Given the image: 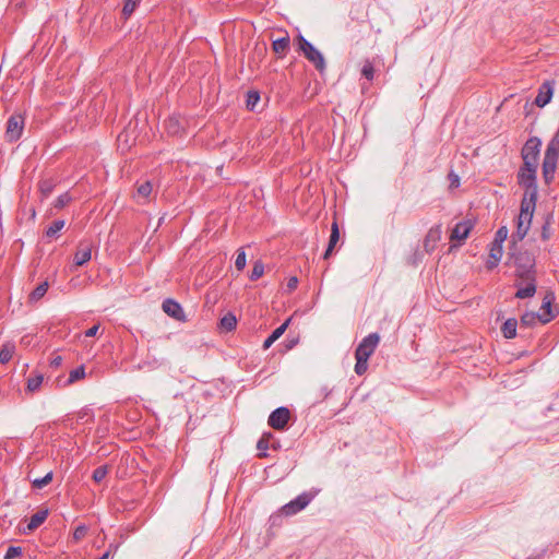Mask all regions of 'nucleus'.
Segmentation results:
<instances>
[{"instance_id":"09e8293b","label":"nucleus","mask_w":559,"mask_h":559,"mask_svg":"<svg viewBox=\"0 0 559 559\" xmlns=\"http://www.w3.org/2000/svg\"><path fill=\"white\" fill-rule=\"evenodd\" d=\"M87 531H88V528L84 524L76 526V528L73 532V539L75 542L81 540L82 538L85 537V535L87 534Z\"/></svg>"},{"instance_id":"bb28decb","label":"nucleus","mask_w":559,"mask_h":559,"mask_svg":"<svg viewBox=\"0 0 559 559\" xmlns=\"http://www.w3.org/2000/svg\"><path fill=\"white\" fill-rule=\"evenodd\" d=\"M219 325L223 330L230 332L236 329L237 319L231 312H228L221 319Z\"/></svg>"},{"instance_id":"2f4dec72","label":"nucleus","mask_w":559,"mask_h":559,"mask_svg":"<svg viewBox=\"0 0 559 559\" xmlns=\"http://www.w3.org/2000/svg\"><path fill=\"white\" fill-rule=\"evenodd\" d=\"M53 188H55V182L52 179H44V180L39 181V191L45 198L50 195Z\"/></svg>"},{"instance_id":"8fccbe9b","label":"nucleus","mask_w":559,"mask_h":559,"mask_svg":"<svg viewBox=\"0 0 559 559\" xmlns=\"http://www.w3.org/2000/svg\"><path fill=\"white\" fill-rule=\"evenodd\" d=\"M93 414H92V409L88 408V407H84L82 408L79 414H78V418L80 420H84V421H87L92 418Z\"/></svg>"},{"instance_id":"5701e85b","label":"nucleus","mask_w":559,"mask_h":559,"mask_svg":"<svg viewBox=\"0 0 559 559\" xmlns=\"http://www.w3.org/2000/svg\"><path fill=\"white\" fill-rule=\"evenodd\" d=\"M518 321L514 318L506 320L501 326V332L506 338H513L516 335Z\"/></svg>"},{"instance_id":"c03bdc74","label":"nucleus","mask_w":559,"mask_h":559,"mask_svg":"<svg viewBox=\"0 0 559 559\" xmlns=\"http://www.w3.org/2000/svg\"><path fill=\"white\" fill-rule=\"evenodd\" d=\"M43 376L41 374H37L35 377H32V378H28L27 380V389L31 391V392H34L36 391L37 389H39V386L41 385L43 383Z\"/></svg>"},{"instance_id":"6ab92c4d","label":"nucleus","mask_w":559,"mask_h":559,"mask_svg":"<svg viewBox=\"0 0 559 559\" xmlns=\"http://www.w3.org/2000/svg\"><path fill=\"white\" fill-rule=\"evenodd\" d=\"M164 128L170 135H180L183 131L181 120L178 116H170L164 121Z\"/></svg>"},{"instance_id":"58836bf2","label":"nucleus","mask_w":559,"mask_h":559,"mask_svg":"<svg viewBox=\"0 0 559 559\" xmlns=\"http://www.w3.org/2000/svg\"><path fill=\"white\" fill-rule=\"evenodd\" d=\"M263 273H264V264L262 261L258 260L253 264V267H252V271L250 274V280L257 281L263 275Z\"/></svg>"},{"instance_id":"a211bd4d","label":"nucleus","mask_w":559,"mask_h":559,"mask_svg":"<svg viewBox=\"0 0 559 559\" xmlns=\"http://www.w3.org/2000/svg\"><path fill=\"white\" fill-rule=\"evenodd\" d=\"M48 516V510L43 509L37 511L35 514L31 516V520L26 527H24L21 532L23 534H29L31 532L35 531L37 527H39L47 519Z\"/></svg>"},{"instance_id":"393cba45","label":"nucleus","mask_w":559,"mask_h":559,"mask_svg":"<svg viewBox=\"0 0 559 559\" xmlns=\"http://www.w3.org/2000/svg\"><path fill=\"white\" fill-rule=\"evenodd\" d=\"M539 313L538 312H533V311H527L525 312L522 317H521V328L525 326V328H531V326H534L537 321L539 322Z\"/></svg>"},{"instance_id":"4be33fe9","label":"nucleus","mask_w":559,"mask_h":559,"mask_svg":"<svg viewBox=\"0 0 559 559\" xmlns=\"http://www.w3.org/2000/svg\"><path fill=\"white\" fill-rule=\"evenodd\" d=\"M502 257V246L492 245L490 248L489 260L487 261V269L491 270L497 266Z\"/></svg>"},{"instance_id":"4c0bfd02","label":"nucleus","mask_w":559,"mask_h":559,"mask_svg":"<svg viewBox=\"0 0 559 559\" xmlns=\"http://www.w3.org/2000/svg\"><path fill=\"white\" fill-rule=\"evenodd\" d=\"M546 152L559 155V129L557 130L552 139L549 141Z\"/></svg>"},{"instance_id":"e433bc0d","label":"nucleus","mask_w":559,"mask_h":559,"mask_svg":"<svg viewBox=\"0 0 559 559\" xmlns=\"http://www.w3.org/2000/svg\"><path fill=\"white\" fill-rule=\"evenodd\" d=\"M355 358H356L355 372L358 376H362L367 371V368H368V358L362 357V356L361 357L355 356Z\"/></svg>"},{"instance_id":"a878e982","label":"nucleus","mask_w":559,"mask_h":559,"mask_svg":"<svg viewBox=\"0 0 559 559\" xmlns=\"http://www.w3.org/2000/svg\"><path fill=\"white\" fill-rule=\"evenodd\" d=\"M273 439V435L271 432L263 433V436L259 439L257 443V449L260 451L259 456L265 457L266 450L270 447V440Z\"/></svg>"},{"instance_id":"3c124183","label":"nucleus","mask_w":559,"mask_h":559,"mask_svg":"<svg viewBox=\"0 0 559 559\" xmlns=\"http://www.w3.org/2000/svg\"><path fill=\"white\" fill-rule=\"evenodd\" d=\"M448 178L450 181V188H457L460 186V177L454 171L449 173Z\"/></svg>"},{"instance_id":"9d476101","label":"nucleus","mask_w":559,"mask_h":559,"mask_svg":"<svg viewBox=\"0 0 559 559\" xmlns=\"http://www.w3.org/2000/svg\"><path fill=\"white\" fill-rule=\"evenodd\" d=\"M555 90V80H547L545 81L539 87L537 96L534 100V104L537 107H545L547 104L550 103Z\"/></svg>"},{"instance_id":"4468645a","label":"nucleus","mask_w":559,"mask_h":559,"mask_svg":"<svg viewBox=\"0 0 559 559\" xmlns=\"http://www.w3.org/2000/svg\"><path fill=\"white\" fill-rule=\"evenodd\" d=\"M442 229L441 225L432 226L424 239V249L427 253H431L436 248L438 242L441 240Z\"/></svg>"},{"instance_id":"6e6d98bb","label":"nucleus","mask_w":559,"mask_h":559,"mask_svg":"<svg viewBox=\"0 0 559 559\" xmlns=\"http://www.w3.org/2000/svg\"><path fill=\"white\" fill-rule=\"evenodd\" d=\"M61 364H62V357L61 356H56L50 361V366L55 367V368L59 367Z\"/></svg>"},{"instance_id":"c85d7f7f","label":"nucleus","mask_w":559,"mask_h":559,"mask_svg":"<svg viewBox=\"0 0 559 559\" xmlns=\"http://www.w3.org/2000/svg\"><path fill=\"white\" fill-rule=\"evenodd\" d=\"M142 0H124L122 8V15L124 19H129L132 13L135 11L136 7L141 3Z\"/></svg>"},{"instance_id":"7c9ffc66","label":"nucleus","mask_w":559,"mask_h":559,"mask_svg":"<svg viewBox=\"0 0 559 559\" xmlns=\"http://www.w3.org/2000/svg\"><path fill=\"white\" fill-rule=\"evenodd\" d=\"M64 227V221L57 219L46 229L45 235L49 238L55 237Z\"/></svg>"},{"instance_id":"bf43d9fd","label":"nucleus","mask_w":559,"mask_h":559,"mask_svg":"<svg viewBox=\"0 0 559 559\" xmlns=\"http://www.w3.org/2000/svg\"><path fill=\"white\" fill-rule=\"evenodd\" d=\"M272 447H273L274 449H277V447H278V445H277V443H274V444H272Z\"/></svg>"},{"instance_id":"f257e3e1","label":"nucleus","mask_w":559,"mask_h":559,"mask_svg":"<svg viewBox=\"0 0 559 559\" xmlns=\"http://www.w3.org/2000/svg\"><path fill=\"white\" fill-rule=\"evenodd\" d=\"M536 169L537 166H523L520 167L518 173V182L525 188L523 199L526 202L536 203L538 197V188L536 183Z\"/></svg>"},{"instance_id":"72a5a7b5","label":"nucleus","mask_w":559,"mask_h":559,"mask_svg":"<svg viewBox=\"0 0 559 559\" xmlns=\"http://www.w3.org/2000/svg\"><path fill=\"white\" fill-rule=\"evenodd\" d=\"M361 75L368 81H372L374 78V67L370 60H365L361 68Z\"/></svg>"},{"instance_id":"aec40b11","label":"nucleus","mask_w":559,"mask_h":559,"mask_svg":"<svg viewBox=\"0 0 559 559\" xmlns=\"http://www.w3.org/2000/svg\"><path fill=\"white\" fill-rule=\"evenodd\" d=\"M292 319L288 318L284 323H282L278 328H276L271 335L263 342V349H267L272 346L274 342H276L287 330Z\"/></svg>"},{"instance_id":"de8ad7c7","label":"nucleus","mask_w":559,"mask_h":559,"mask_svg":"<svg viewBox=\"0 0 559 559\" xmlns=\"http://www.w3.org/2000/svg\"><path fill=\"white\" fill-rule=\"evenodd\" d=\"M507 237L508 228L506 226H502L497 230L492 245L502 246V242L507 239Z\"/></svg>"},{"instance_id":"4d7b16f0","label":"nucleus","mask_w":559,"mask_h":559,"mask_svg":"<svg viewBox=\"0 0 559 559\" xmlns=\"http://www.w3.org/2000/svg\"><path fill=\"white\" fill-rule=\"evenodd\" d=\"M333 249H334V248H330V247L328 246V248H326V250H325V252H324V254H323V259H329V258H330V255H331V254H332V252H333Z\"/></svg>"},{"instance_id":"f704fd0d","label":"nucleus","mask_w":559,"mask_h":559,"mask_svg":"<svg viewBox=\"0 0 559 559\" xmlns=\"http://www.w3.org/2000/svg\"><path fill=\"white\" fill-rule=\"evenodd\" d=\"M259 100H260L259 92L258 91H249L247 93L246 107L249 110H253Z\"/></svg>"},{"instance_id":"412c9836","label":"nucleus","mask_w":559,"mask_h":559,"mask_svg":"<svg viewBox=\"0 0 559 559\" xmlns=\"http://www.w3.org/2000/svg\"><path fill=\"white\" fill-rule=\"evenodd\" d=\"M289 46L290 40L288 36L277 38L272 43V49L278 58H284L287 55Z\"/></svg>"},{"instance_id":"f3484780","label":"nucleus","mask_w":559,"mask_h":559,"mask_svg":"<svg viewBox=\"0 0 559 559\" xmlns=\"http://www.w3.org/2000/svg\"><path fill=\"white\" fill-rule=\"evenodd\" d=\"M92 257V245L88 242H80L75 254H74V263L78 266H81L88 262Z\"/></svg>"},{"instance_id":"a19ab883","label":"nucleus","mask_w":559,"mask_h":559,"mask_svg":"<svg viewBox=\"0 0 559 559\" xmlns=\"http://www.w3.org/2000/svg\"><path fill=\"white\" fill-rule=\"evenodd\" d=\"M246 262H247V259H246V252L242 248L238 249L237 250V257H236V260H235V266L238 271H242L246 266Z\"/></svg>"},{"instance_id":"b1692460","label":"nucleus","mask_w":559,"mask_h":559,"mask_svg":"<svg viewBox=\"0 0 559 559\" xmlns=\"http://www.w3.org/2000/svg\"><path fill=\"white\" fill-rule=\"evenodd\" d=\"M49 287V283L47 281L40 283L35 289L29 294V301L36 302L41 299L47 293Z\"/></svg>"},{"instance_id":"ea45409f","label":"nucleus","mask_w":559,"mask_h":559,"mask_svg":"<svg viewBox=\"0 0 559 559\" xmlns=\"http://www.w3.org/2000/svg\"><path fill=\"white\" fill-rule=\"evenodd\" d=\"M338 240H340L338 225H337L336 222H333V224L331 226V235H330V239H329V245L328 246L330 248H334Z\"/></svg>"},{"instance_id":"423d86ee","label":"nucleus","mask_w":559,"mask_h":559,"mask_svg":"<svg viewBox=\"0 0 559 559\" xmlns=\"http://www.w3.org/2000/svg\"><path fill=\"white\" fill-rule=\"evenodd\" d=\"M540 146L542 141L536 136H532L525 142L521 152L523 164H525V166H537Z\"/></svg>"},{"instance_id":"dca6fc26","label":"nucleus","mask_w":559,"mask_h":559,"mask_svg":"<svg viewBox=\"0 0 559 559\" xmlns=\"http://www.w3.org/2000/svg\"><path fill=\"white\" fill-rule=\"evenodd\" d=\"M521 278L526 281L527 283L524 287H521L519 284H515V286L518 287L515 297L519 299L533 297L536 294V276H524Z\"/></svg>"},{"instance_id":"39448f33","label":"nucleus","mask_w":559,"mask_h":559,"mask_svg":"<svg viewBox=\"0 0 559 559\" xmlns=\"http://www.w3.org/2000/svg\"><path fill=\"white\" fill-rule=\"evenodd\" d=\"M25 126V118L20 112L11 115L7 121L5 138L9 142H16L21 139Z\"/></svg>"},{"instance_id":"473e14b6","label":"nucleus","mask_w":559,"mask_h":559,"mask_svg":"<svg viewBox=\"0 0 559 559\" xmlns=\"http://www.w3.org/2000/svg\"><path fill=\"white\" fill-rule=\"evenodd\" d=\"M551 223H552V215L551 214H547L546 215V218H545V223L542 227V239L543 240H548L551 236Z\"/></svg>"},{"instance_id":"9b49d317","label":"nucleus","mask_w":559,"mask_h":559,"mask_svg":"<svg viewBox=\"0 0 559 559\" xmlns=\"http://www.w3.org/2000/svg\"><path fill=\"white\" fill-rule=\"evenodd\" d=\"M554 300H555L554 293L548 292L543 299V304H542V307L538 312L540 316L539 317L540 323L546 324L557 317L558 311H555L551 307Z\"/></svg>"},{"instance_id":"f8f14e48","label":"nucleus","mask_w":559,"mask_h":559,"mask_svg":"<svg viewBox=\"0 0 559 559\" xmlns=\"http://www.w3.org/2000/svg\"><path fill=\"white\" fill-rule=\"evenodd\" d=\"M164 312L180 322L187 321V316L179 302L171 298H167L162 304Z\"/></svg>"},{"instance_id":"13d9d810","label":"nucleus","mask_w":559,"mask_h":559,"mask_svg":"<svg viewBox=\"0 0 559 559\" xmlns=\"http://www.w3.org/2000/svg\"><path fill=\"white\" fill-rule=\"evenodd\" d=\"M295 344H296V341H290V345L288 347L292 348Z\"/></svg>"},{"instance_id":"2eb2a0df","label":"nucleus","mask_w":559,"mask_h":559,"mask_svg":"<svg viewBox=\"0 0 559 559\" xmlns=\"http://www.w3.org/2000/svg\"><path fill=\"white\" fill-rule=\"evenodd\" d=\"M473 227L474 222L471 219L459 222L452 229L450 239L459 241L465 240L468 237Z\"/></svg>"},{"instance_id":"6e6552de","label":"nucleus","mask_w":559,"mask_h":559,"mask_svg":"<svg viewBox=\"0 0 559 559\" xmlns=\"http://www.w3.org/2000/svg\"><path fill=\"white\" fill-rule=\"evenodd\" d=\"M380 341V336L378 333H370L358 344L355 356H362L366 358H370V356L374 353Z\"/></svg>"},{"instance_id":"7ed1b4c3","label":"nucleus","mask_w":559,"mask_h":559,"mask_svg":"<svg viewBox=\"0 0 559 559\" xmlns=\"http://www.w3.org/2000/svg\"><path fill=\"white\" fill-rule=\"evenodd\" d=\"M298 50L311 62L314 68L322 73L325 70V60L323 55L301 34L297 36Z\"/></svg>"},{"instance_id":"79ce46f5","label":"nucleus","mask_w":559,"mask_h":559,"mask_svg":"<svg viewBox=\"0 0 559 559\" xmlns=\"http://www.w3.org/2000/svg\"><path fill=\"white\" fill-rule=\"evenodd\" d=\"M107 474H108L107 466L102 465L94 469L92 478L94 481L100 483L106 477Z\"/></svg>"},{"instance_id":"5fc2aeb1","label":"nucleus","mask_w":559,"mask_h":559,"mask_svg":"<svg viewBox=\"0 0 559 559\" xmlns=\"http://www.w3.org/2000/svg\"><path fill=\"white\" fill-rule=\"evenodd\" d=\"M99 325H93L85 331V336L93 337L97 334Z\"/></svg>"},{"instance_id":"603ef678","label":"nucleus","mask_w":559,"mask_h":559,"mask_svg":"<svg viewBox=\"0 0 559 559\" xmlns=\"http://www.w3.org/2000/svg\"><path fill=\"white\" fill-rule=\"evenodd\" d=\"M298 285V278L296 276H292L287 281V292L290 293L297 288Z\"/></svg>"},{"instance_id":"c9c22d12","label":"nucleus","mask_w":559,"mask_h":559,"mask_svg":"<svg viewBox=\"0 0 559 559\" xmlns=\"http://www.w3.org/2000/svg\"><path fill=\"white\" fill-rule=\"evenodd\" d=\"M52 480V472L47 473L44 477L35 478L32 481V486L35 489H43Z\"/></svg>"},{"instance_id":"864d4df0","label":"nucleus","mask_w":559,"mask_h":559,"mask_svg":"<svg viewBox=\"0 0 559 559\" xmlns=\"http://www.w3.org/2000/svg\"><path fill=\"white\" fill-rule=\"evenodd\" d=\"M118 547H119L118 545L110 544L109 547H108V550L102 557H99L98 559H108L111 552H116L117 551Z\"/></svg>"},{"instance_id":"c756f323","label":"nucleus","mask_w":559,"mask_h":559,"mask_svg":"<svg viewBox=\"0 0 559 559\" xmlns=\"http://www.w3.org/2000/svg\"><path fill=\"white\" fill-rule=\"evenodd\" d=\"M85 377V368L84 366H80L73 370L70 371L69 378L66 381V384H72L76 382L78 380H81Z\"/></svg>"},{"instance_id":"20e7f679","label":"nucleus","mask_w":559,"mask_h":559,"mask_svg":"<svg viewBox=\"0 0 559 559\" xmlns=\"http://www.w3.org/2000/svg\"><path fill=\"white\" fill-rule=\"evenodd\" d=\"M511 258L516 267L515 275L518 277L535 275V257L531 252L527 250L511 252Z\"/></svg>"},{"instance_id":"1a4fd4ad","label":"nucleus","mask_w":559,"mask_h":559,"mask_svg":"<svg viewBox=\"0 0 559 559\" xmlns=\"http://www.w3.org/2000/svg\"><path fill=\"white\" fill-rule=\"evenodd\" d=\"M313 499V495L309 492H302L294 500L289 501L283 507V512L286 515H294L299 511L304 510Z\"/></svg>"},{"instance_id":"cd10ccee","label":"nucleus","mask_w":559,"mask_h":559,"mask_svg":"<svg viewBox=\"0 0 559 559\" xmlns=\"http://www.w3.org/2000/svg\"><path fill=\"white\" fill-rule=\"evenodd\" d=\"M15 346L13 344H4L0 349V362L7 364L9 362L14 354Z\"/></svg>"},{"instance_id":"49530a36","label":"nucleus","mask_w":559,"mask_h":559,"mask_svg":"<svg viewBox=\"0 0 559 559\" xmlns=\"http://www.w3.org/2000/svg\"><path fill=\"white\" fill-rule=\"evenodd\" d=\"M23 554L22 547L20 546H10L7 549V552L4 555V559H16L20 558Z\"/></svg>"},{"instance_id":"f03ea898","label":"nucleus","mask_w":559,"mask_h":559,"mask_svg":"<svg viewBox=\"0 0 559 559\" xmlns=\"http://www.w3.org/2000/svg\"><path fill=\"white\" fill-rule=\"evenodd\" d=\"M535 207L536 203L532 204V202H526V200L521 201L520 214L516 222V231L512 235L513 239L516 238L521 241L525 238L531 227Z\"/></svg>"},{"instance_id":"ddd939ff","label":"nucleus","mask_w":559,"mask_h":559,"mask_svg":"<svg viewBox=\"0 0 559 559\" xmlns=\"http://www.w3.org/2000/svg\"><path fill=\"white\" fill-rule=\"evenodd\" d=\"M559 155H555L551 153L545 152L544 160H543V177L546 183H550L554 180L557 160Z\"/></svg>"},{"instance_id":"37998d69","label":"nucleus","mask_w":559,"mask_h":559,"mask_svg":"<svg viewBox=\"0 0 559 559\" xmlns=\"http://www.w3.org/2000/svg\"><path fill=\"white\" fill-rule=\"evenodd\" d=\"M136 192L139 197H142L144 199L148 198L150 194L152 193V183L150 181H145L139 185Z\"/></svg>"},{"instance_id":"a18cd8bd","label":"nucleus","mask_w":559,"mask_h":559,"mask_svg":"<svg viewBox=\"0 0 559 559\" xmlns=\"http://www.w3.org/2000/svg\"><path fill=\"white\" fill-rule=\"evenodd\" d=\"M71 200H72V198L69 194V192H64L56 199L53 205L56 209H63L66 205H68L71 202Z\"/></svg>"},{"instance_id":"0eeeda50","label":"nucleus","mask_w":559,"mask_h":559,"mask_svg":"<svg viewBox=\"0 0 559 559\" xmlns=\"http://www.w3.org/2000/svg\"><path fill=\"white\" fill-rule=\"evenodd\" d=\"M290 419V411L285 407L281 406L274 409L267 419V424L270 427H272L275 430H284Z\"/></svg>"}]
</instances>
